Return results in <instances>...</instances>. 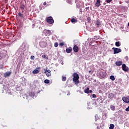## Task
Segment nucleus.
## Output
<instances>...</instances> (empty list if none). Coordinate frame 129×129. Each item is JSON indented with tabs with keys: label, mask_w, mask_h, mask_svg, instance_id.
Listing matches in <instances>:
<instances>
[{
	"label": "nucleus",
	"mask_w": 129,
	"mask_h": 129,
	"mask_svg": "<svg viewBox=\"0 0 129 129\" xmlns=\"http://www.w3.org/2000/svg\"><path fill=\"white\" fill-rule=\"evenodd\" d=\"M46 22L48 24H54V20L53 19V17L51 16H49L47 18Z\"/></svg>",
	"instance_id": "nucleus-5"
},
{
	"label": "nucleus",
	"mask_w": 129,
	"mask_h": 129,
	"mask_svg": "<svg viewBox=\"0 0 129 129\" xmlns=\"http://www.w3.org/2000/svg\"><path fill=\"white\" fill-rule=\"evenodd\" d=\"M84 8V3L82 1H79L76 4V8L77 9H81V8Z\"/></svg>",
	"instance_id": "nucleus-3"
},
{
	"label": "nucleus",
	"mask_w": 129,
	"mask_h": 129,
	"mask_svg": "<svg viewBox=\"0 0 129 129\" xmlns=\"http://www.w3.org/2000/svg\"><path fill=\"white\" fill-rule=\"evenodd\" d=\"M100 101V103H103V101H102V100H101Z\"/></svg>",
	"instance_id": "nucleus-57"
},
{
	"label": "nucleus",
	"mask_w": 129,
	"mask_h": 129,
	"mask_svg": "<svg viewBox=\"0 0 129 129\" xmlns=\"http://www.w3.org/2000/svg\"><path fill=\"white\" fill-rule=\"evenodd\" d=\"M20 38H21V35L19 34V35L16 37V40H19V39H20Z\"/></svg>",
	"instance_id": "nucleus-41"
},
{
	"label": "nucleus",
	"mask_w": 129,
	"mask_h": 129,
	"mask_svg": "<svg viewBox=\"0 0 129 129\" xmlns=\"http://www.w3.org/2000/svg\"><path fill=\"white\" fill-rule=\"evenodd\" d=\"M102 99H103V98L102 97V96H100L99 98L97 99V101H98L99 102V101H101Z\"/></svg>",
	"instance_id": "nucleus-27"
},
{
	"label": "nucleus",
	"mask_w": 129,
	"mask_h": 129,
	"mask_svg": "<svg viewBox=\"0 0 129 129\" xmlns=\"http://www.w3.org/2000/svg\"><path fill=\"white\" fill-rule=\"evenodd\" d=\"M35 24H32V29H34V28H35Z\"/></svg>",
	"instance_id": "nucleus-49"
},
{
	"label": "nucleus",
	"mask_w": 129,
	"mask_h": 129,
	"mask_svg": "<svg viewBox=\"0 0 129 129\" xmlns=\"http://www.w3.org/2000/svg\"><path fill=\"white\" fill-rule=\"evenodd\" d=\"M67 3L70 4V5H72V1L71 0H68Z\"/></svg>",
	"instance_id": "nucleus-40"
},
{
	"label": "nucleus",
	"mask_w": 129,
	"mask_h": 129,
	"mask_svg": "<svg viewBox=\"0 0 129 129\" xmlns=\"http://www.w3.org/2000/svg\"><path fill=\"white\" fill-rule=\"evenodd\" d=\"M47 68L44 69V73L46 74V76L47 77H49V76H51V70H47Z\"/></svg>",
	"instance_id": "nucleus-7"
},
{
	"label": "nucleus",
	"mask_w": 129,
	"mask_h": 129,
	"mask_svg": "<svg viewBox=\"0 0 129 129\" xmlns=\"http://www.w3.org/2000/svg\"><path fill=\"white\" fill-rule=\"evenodd\" d=\"M89 73L90 74H92V71H89Z\"/></svg>",
	"instance_id": "nucleus-52"
},
{
	"label": "nucleus",
	"mask_w": 129,
	"mask_h": 129,
	"mask_svg": "<svg viewBox=\"0 0 129 129\" xmlns=\"http://www.w3.org/2000/svg\"><path fill=\"white\" fill-rule=\"evenodd\" d=\"M73 80L76 85L79 84V75L77 73H74Z\"/></svg>",
	"instance_id": "nucleus-1"
},
{
	"label": "nucleus",
	"mask_w": 129,
	"mask_h": 129,
	"mask_svg": "<svg viewBox=\"0 0 129 129\" xmlns=\"http://www.w3.org/2000/svg\"><path fill=\"white\" fill-rule=\"evenodd\" d=\"M90 10H91V11H92V7H91V6L90 7Z\"/></svg>",
	"instance_id": "nucleus-56"
},
{
	"label": "nucleus",
	"mask_w": 129,
	"mask_h": 129,
	"mask_svg": "<svg viewBox=\"0 0 129 129\" xmlns=\"http://www.w3.org/2000/svg\"><path fill=\"white\" fill-rule=\"evenodd\" d=\"M122 99L125 103H129V96L123 97Z\"/></svg>",
	"instance_id": "nucleus-10"
},
{
	"label": "nucleus",
	"mask_w": 129,
	"mask_h": 129,
	"mask_svg": "<svg viewBox=\"0 0 129 129\" xmlns=\"http://www.w3.org/2000/svg\"><path fill=\"white\" fill-rule=\"evenodd\" d=\"M4 84V79L3 78H0V84Z\"/></svg>",
	"instance_id": "nucleus-31"
},
{
	"label": "nucleus",
	"mask_w": 129,
	"mask_h": 129,
	"mask_svg": "<svg viewBox=\"0 0 129 129\" xmlns=\"http://www.w3.org/2000/svg\"><path fill=\"white\" fill-rule=\"evenodd\" d=\"M125 111H129V105L127 108H125Z\"/></svg>",
	"instance_id": "nucleus-47"
},
{
	"label": "nucleus",
	"mask_w": 129,
	"mask_h": 129,
	"mask_svg": "<svg viewBox=\"0 0 129 129\" xmlns=\"http://www.w3.org/2000/svg\"><path fill=\"white\" fill-rule=\"evenodd\" d=\"M30 59H31V60H35V56H34V55L31 56Z\"/></svg>",
	"instance_id": "nucleus-38"
},
{
	"label": "nucleus",
	"mask_w": 129,
	"mask_h": 129,
	"mask_svg": "<svg viewBox=\"0 0 129 129\" xmlns=\"http://www.w3.org/2000/svg\"><path fill=\"white\" fill-rule=\"evenodd\" d=\"M43 34L45 36H50L52 34L50 30L44 29L42 32Z\"/></svg>",
	"instance_id": "nucleus-4"
},
{
	"label": "nucleus",
	"mask_w": 129,
	"mask_h": 129,
	"mask_svg": "<svg viewBox=\"0 0 129 129\" xmlns=\"http://www.w3.org/2000/svg\"><path fill=\"white\" fill-rule=\"evenodd\" d=\"M11 74H12V72H10V71L4 73V77H9V76H10Z\"/></svg>",
	"instance_id": "nucleus-14"
},
{
	"label": "nucleus",
	"mask_w": 129,
	"mask_h": 129,
	"mask_svg": "<svg viewBox=\"0 0 129 129\" xmlns=\"http://www.w3.org/2000/svg\"><path fill=\"white\" fill-rule=\"evenodd\" d=\"M95 25H96V26H97V27H99V26H100V25H101V22H100V20H97L96 22L95 23Z\"/></svg>",
	"instance_id": "nucleus-16"
},
{
	"label": "nucleus",
	"mask_w": 129,
	"mask_h": 129,
	"mask_svg": "<svg viewBox=\"0 0 129 129\" xmlns=\"http://www.w3.org/2000/svg\"><path fill=\"white\" fill-rule=\"evenodd\" d=\"M68 87H72V85H68Z\"/></svg>",
	"instance_id": "nucleus-55"
},
{
	"label": "nucleus",
	"mask_w": 129,
	"mask_h": 129,
	"mask_svg": "<svg viewBox=\"0 0 129 129\" xmlns=\"http://www.w3.org/2000/svg\"><path fill=\"white\" fill-rule=\"evenodd\" d=\"M39 46L41 48H45L47 46V43L45 41H40L39 42Z\"/></svg>",
	"instance_id": "nucleus-9"
},
{
	"label": "nucleus",
	"mask_w": 129,
	"mask_h": 129,
	"mask_svg": "<svg viewBox=\"0 0 129 129\" xmlns=\"http://www.w3.org/2000/svg\"><path fill=\"white\" fill-rule=\"evenodd\" d=\"M89 93H92V90H89Z\"/></svg>",
	"instance_id": "nucleus-50"
},
{
	"label": "nucleus",
	"mask_w": 129,
	"mask_h": 129,
	"mask_svg": "<svg viewBox=\"0 0 129 129\" xmlns=\"http://www.w3.org/2000/svg\"><path fill=\"white\" fill-rule=\"evenodd\" d=\"M29 96H30L32 98H36V97H37V96L35 94V93L34 92L30 93Z\"/></svg>",
	"instance_id": "nucleus-13"
},
{
	"label": "nucleus",
	"mask_w": 129,
	"mask_h": 129,
	"mask_svg": "<svg viewBox=\"0 0 129 129\" xmlns=\"http://www.w3.org/2000/svg\"><path fill=\"white\" fill-rule=\"evenodd\" d=\"M115 45L116 47H120V43L119 42V41H116L115 43Z\"/></svg>",
	"instance_id": "nucleus-23"
},
{
	"label": "nucleus",
	"mask_w": 129,
	"mask_h": 129,
	"mask_svg": "<svg viewBox=\"0 0 129 129\" xmlns=\"http://www.w3.org/2000/svg\"><path fill=\"white\" fill-rule=\"evenodd\" d=\"M125 3H126V4H129V0L126 1Z\"/></svg>",
	"instance_id": "nucleus-51"
},
{
	"label": "nucleus",
	"mask_w": 129,
	"mask_h": 129,
	"mask_svg": "<svg viewBox=\"0 0 129 129\" xmlns=\"http://www.w3.org/2000/svg\"><path fill=\"white\" fill-rule=\"evenodd\" d=\"M90 5H91V4H89V3H86V4H85L86 7H87V6H90Z\"/></svg>",
	"instance_id": "nucleus-48"
},
{
	"label": "nucleus",
	"mask_w": 129,
	"mask_h": 129,
	"mask_svg": "<svg viewBox=\"0 0 129 129\" xmlns=\"http://www.w3.org/2000/svg\"><path fill=\"white\" fill-rule=\"evenodd\" d=\"M113 97H114V94L112 93H110L108 95V98L112 100L113 99Z\"/></svg>",
	"instance_id": "nucleus-11"
},
{
	"label": "nucleus",
	"mask_w": 129,
	"mask_h": 129,
	"mask_svg": "<svg viewBox=\"0 0 129 129\" xmlns=\"http://www.w3.org/2000/svg\"><path fill=\"white\" fill-rule=\"evenodd\" d=\"M88 104H89V103H88Z\"/></svg>",
	"instance_id": "nucleus-64"
},
{
	"label": "nucleus",
	"mask_w": 129,
	"mask_h": 129,
	"mask_svg": "<svg viewBox=\"0 0 129 129\" xmlns=\"http://www.w3.org/2000/svg\"><path fill=\"white\" fill-rule=\"evenodd\" d=\"M72 51V47H69L68 48L66 49L67 53H71Z\"/></svg>",
	"instance_id": "nucleus-18"
},
{
	"label": "nucleus",
	"mask_w": 129,
	"mask_h": 129,
	"mask_svg": "<svg viewBox=\"0 0 129 129\" xmlns=\"http://www.w3.org/2000/svg\"><path fill=\"white\" fill-rule=\"evenodd\" d=\"M85 93H86L87 94H88L89 92V88H87L86 89L84 90Z\"/></svg>",
	"instance_id": "nucleus-26"
},
{
	"label": "nucleus",
	"mask_w": 129,
	"mask_h": 129,
	"mask_svg": "<svg viewBox=\"0 0 129 129\" xmlns=\"http://www.w3.org/2000/svg\"><path fill=\"white\" fill-rule=\"evenodd\" d=\"M115 64L116 65V66H120L121 65H122V61H116Z\"/></svg>",
	"instance_id": "nucleus-17"
},
{
	"label": "nucleus",
	"mask_w": 129,
	"mask_h": 129,
	"mask_svg": "<svg viewBox=\"0 0 129 129\" xmlns=\"http://www.w3.org/2000/svg\"><path fill=\"white\" fill-rule=\"evenodd\" d=\"M111 2H112V0H106V3H107V4H109V3H111Z\"/></svg>",
	"instance_id": "nucleus-43"
},
{
	"label": "nucleus",
	"mask_w": 129,
	"mask_h": 129,
	"mask_svg": "<svg viewBox=\"0 0 129 129\" xmlns=\"http://www.w3.org/2000/svg\"><path fill=\"white\" fill-rule=\"evenodd\" d=\"M110 79L112 80V81H114L115 80V78L114 77V76H110Z\"/></svg>",
	"instance_id": "nucleus-25"
},
{
	"label": "nucleus",
	"mask_w": 129,
	"mask_h": 129,
	"mask_svg": "<svg viewBox=\"0 0 129 129\" xmlns=\"http://www.w3.org/2000/svg\"><path fill=\"white\" fill-rule=\"evenodd\" d=\"M87 21L88 23H91V18L90 17L87 18Z\"/></svg>",
	"instance_id": "nucleus-33"
},
{
	"label": "nucleus",
	"mask_w": 129,
	"mask_h": 129,
	"mask_svg": "<svg viewBox=\"0 0 129 129\" xmlns=\"http://www.w3.org/2000/svg\"><path fill=\"white\" fill-rule=\"evenodd\" d=\"M18 16H19V17H21V18L24 19V15H23L22 13H18Z\"/></svg>",
	"instance_id": "nucleus-32"
},
{
	"label": "nucleus",
	"mask_w": 129,
	"mask_h": 129,
	"mask_svg": "<svg viewBox=\"0 0 129 129\" xmlns=\"http://www.w3.org/2000/svg\"><path fill=\"white\" fill-rule=\"evenodd\" d=\"M110 108L111 110H112L113 111H114V110H115V106H114L113 105H110Z\"/></svg>",
	"instance_id": "nucleus-22"
},
{
	"label": "nucleus",
	"mask_w": 129,
	"mask_h": 129,
	"mask_svg": "<svg viewBox=\"0 0 129 129\" xmlns=\"http://www.w3.org/2000/svg\"><path fill=\"white\" fill-rule=\"evenodd\" d=\"M121 9L125 11V10H127V7L126 6H121Z\"/></svg>",
	"instance_id": "nucleus-34"
},
{
	"label": "nucleus",
	"mask_w": 129,
	"mask_h": 129,
	"mask_svg": "<svg viewBox=\"0 0 129 129\" xmlns=\"http://www.w3.org/2000/svg\"><path fill=\"white\" fill-rule=\"evenodd\" d=\"M40 72V71H39L38 69H36L34 71H33L32 73L33 74H38Z\"/></svg>",
	"instance_id": "nucleus-20"
},
{
	"label": "nucleus",
	"mask_w": 129,
	"mask_h": 129,
	"mask_svg": "<svg viewBox=\"0 0 129 129\" xmlns=\"http://www.w3.org/2000/svg\"><path fill=\"white\" fill-rule=\"evenodd\" d=\"M122 70L123 71H124V72H127L129 70L128 67H126V65L124 63L122 64Z\"/></svg>",
	"instance_id": "nucleus-8"
},
{
	"label": "nucleus",
	"mask_w": 129,
	"mask_h": 129,
	"mask_svg": "<svg viewBox=\"0 0 129 129\" xmlns=\"http://www.w3.org/2000/svg\"><path fill=\"white\" fill-rule=\"evenodd\" d=\"M20 9L23 10H25V9H26V5L24 4H21L20 5Z\"/></svg>",
	"instance_id": "nucleus-19"
},
{
	"label": "nucleus",
	"mask_w": 129,
	"mask_h": 129,
	"mask_svg": "<svg viewBox=\"0 0 129 129\" xmlns=\"http://www.w3.org/2000/svg\"><path fill=\"white\" fill-rule=\"evenodd\" d=\"M88 108H89V107H88Z\"/></svg>",
	"instance_id": "nucleus-63"
},
{
	"label": "nucleus",
	"mask_w": 129,
	"mask_h": 129,
	"mask_svg": "<svg viewBox=\"0 0 129 129\" xmlns=\"http://www.w3.org/2000/svg\"><path fill=\"white\" fill-rule=\"evenodd\" d=\"M67 95H70V92H68Z\"/></svg>",
	"instance_id": "nucleus-58"
},
{
	"label": "nucleus",
	"mask_w": 129,
	"mask_h": 129,
	"mask_svg": "<svg viewBox=\"0 0 129 129\" xmlns=\"http://www.w3.org/2000/svg\"><path fill=\"white\" fill-rule=\"evenodd\" d=\"M10 85H11V86H15V83L12 82L10 83Z\"/></svg>",
	"instance_id": "nucleus-39"
},
{
	"label": "nucleus",
	"mask_w": 129,
	"mask_h": 129,
	"mask_svg": "<svg viewBox=\"0 0 129 129\" xmlns=\"http://www.w3.org/2000/svg\"><path fill=\"white\" fill-rule=\"evenodd\" d=\"M24 96H25V97H26V99H28V95H24Z\"/></svg>",
	"instance_id": "nucleus-53"
},
{
	"label": "nucleus",
	"mask_w": 129,
	"mask_h": 129,
	"mask_svg": "<svg viewBox=\"0 0 129 129\" xmlns=\"http://www.w3.org/2000/svg\"><path fill=\"white\" fill-rule=\"evenodd\" d=\"M62 81H66L67 78L66 77L62 76Z\"/></svg>",
	"instance_id": "nucleus-35"
},
{
	"label": "nucleus",
	"mask_w": 129,
	"mask_h": 129,
	"mask_svg": "<svg viewBox=\"0 0 129 129\" xmlns=\"http://www.w3.org/2000/svg\"><path fill=\"white\" fill-rule=\"evenodd\" d=\"M112 50L114 51V54H118V53H120L121 52V49L116 47H113Z\"/></svg>",
	"instance_id": "nucleus-6"
},
{
	"label": "nucleus",
	"mask_w": 129,
	"mask_h": 129,
	"mask_svg": "<svg viewBox=\"0 0 129 129\" xmlns=\"http://www.w3.org/2000/svg\"><path fill=\"white\" fill-rule=\"evenodd\" d=\"M40 91H39L37 92V93H40Z\"/></svg>",
	"instance_id": "nucleus-61"
},
{
	"label": "nucleus",
	"mask_w": 129,
	"mask_h": 129,
	"mask_svg": "<svg viewBox=\"0 0 129 129\" xmlns=\"http://www.w3.org/2000/svg\"><path fill=\"white\" fill-rule=\"evenodd\" d=\"M79 15H82V9L80 8L79 10Z\"/></svg>",
	"instance_id": "nucleus-36"
},
{
	"label": "nucleus",
	"mask_w": 129,
	"mask_h": 129,
	"mask_svg": "<svg viewBox=\"0 0 129 129\" xmlns=\"http://www.w3.org/2000/svg\"><path fill=\"white\" fill-rule=\"evenodd\" d=\"M2 58V56H0V59Z\"/></svg>",
	"instance_id": "nucleus-62"
},
{
	"label": "nucleus",
	"mask_w": 129,
	"mask_h": 129,
	"mask_svg": "<svg viewBox=\"0 0 129 129\" xmlns=\"http://www.w3.org/2000/svg\"><path fill=\"white\" fill-rule=\"evenodd\" d=\"M74 52L75 53H77L78 51H79V48H78V46L77 45H74L73 47Z\"/></svg>",
	"instance_id": "nucleus-12"
},
{
	"label": "nucleus",
	"mask_w": 129,
	"mask_h": 129,
	"mask_svg": "<svg viewBox=\"0 0 129 129\" xmlns=\"http://www.w3.org/2000/svg\"><path fill=\"white\" fill-rule=\"evenodd\" d=\"M44 83H45L46 84H49V83H50V80H48V79H46L44 81Z\"/></svg>",
	"instance_id": "nucleus-28"
},
{
	"label": "nucleus",
	"mask_w": 129,
	"mask_h": 129,
	"mask_svg": "<svg viewBox=\"0 0 129 129\" xmlns=\"http://www.w3.org/2000/svg\"><path fill=\"white\" fill-rule=\"evenodd\" d=\"M58 42H55L54 43V46L55 48H57V47H58Z\"/></svg>",
	"instance_id": "nucleus-37"
},
{
	"label": "nucleus",
	"mask_w": 129,
	"mask_h": 129,
	"mask_svg": "<svg viewBox=\"0 0 129 129\" xmlns=\"http://www.w3.org/2000/svg\"><path fill=\"white\" fill-rule=\"evenodd\" d=\"M125 60H126V61H128V56H126L124 57Z\"/></svg>",
	"instance_id": "nucleus-44"
},
{
	"label": "nucleus",
	"mask_w": 129,
	"mask_h": 129,
	"mask_svg": "<svg viewBox=\"0 0 129 129\" xmlns=\"http://www.w3.org/2000/svg\"><path fill=\"white\" fill-rule=\"evenodd\" d=\"M99 119V117H98V115L96 114L95 116V121H97V120H98V119Z\"/></svg>",
	"instance_id": "nucleus-29"
},
{
	"label": "nucleus",
	"mask_w": 129,
	"mask_h": 129,
	"mask_svg": "<svg viewBox=\"0 0 129 129\" xmlns=\"http://www.w3.org/2000/svg\"><path fill=\"white\" fill-rule=\"evenodd\" d=\"M59 46H64V43L63 42H60L59 43Z\"/></svg>",
	"instance_id": "nucleus-45"
},
{
	"label": "nucleus",
	"mask_w": 129,
	"mask_h": 129,
	"mask_svg": "<svg viewBox=\"0 0 129 129\" xmlns=\"http://www.w3.org/2000/svg\"><path fill=\"white\" fill-rule=\"evenodd\" d=\"M42 57L44 59H46V60H49V58L48 57V56L45 54L42 55Z\"/></svg>",
	"instance_id": "nucleus-24"
},
{
	"label": "nucleus",
	"mask_w": 129,
	"mask_h": 129,
	"mask_svg": "<svg viewBox=\"0 0 129 129\" xmlns=\"http://www.w3.org/2000/svg\"><path fill=\"white\" fill-rule=\"evenodd\" d=\"M114 128V124H110L109 126V129H113Z\"/></svg>",
	"instance_id": "nucleus-30"
},
{
	"label": "nucleus",
	"mask_w": 129,
	"mask_h": 129,
	"mask_svg": "<svg viewBox=\"0 0 129 129\" xmlns=\"http://www.w3.org/2000/svg\"><path fill=\"white\" fill-rule=\"evenodd\" d=\"M98 77L100 79H104L106 77V72L104 70H102L98 73Z\"/></svg>",
	"instance_id": "nucleus-2"
},
{
	"label": "nucleus",
	"mask_w": 129,
	"mask_h": 129,
	"mask_svg": "<svg viewBox=\"0 0 129 129\" xmlns=\"http://www.w3.org/2000/svg\"><path fill=\"white\" fill-rule=\"evenodd\" d=\"M90 9V7H87L85 8L86 12H87Z\"/></svg>",
	"instance_id": "nucleus-42"
},
{
	"label": "nucleus",
	"mask_w": 129,
	"mask_h": 129,
	"mask_svg": "<svg viewBox=\"0 0 129 129\" xmlns=\"http://www.w3.org/2000/svg\"><path fill=\"white\" fill-rule=\"evenodd\" d=\"M93 98H96V94H93L92 95Z\"/></svg>",
	"instance_id": "nucleus-46"
},
{
	"label": "nucleus",
	"mask_w": 129,
	"mask_h": 129,
	"mask_svg": "<svg viewBox=\"0 0 129 129\" xmlns=\"http://www.w3.org/2000/svg\"><path fill=\"white\" fill-rule=\"evenodd\" d=\"M46 5H47V3L46 2L43 3V6H46Z\"/></svg>",
	"instance_id": "nucleus-54"
},
{
	"label": "nucleus",
	"mask_w": 129,
	"mask_h": 129,
	"mask_svg": "<svg viewBox=\"0 0 129 129\" xmlns=\"http://www.w3.org/2000/svg\"><path fill=\"white\" fill-rule=\"evenodd\" d=\"M103 6H105V5H106V4L105 3H104L103 4Z\"/></svg>",
	"instance_id": "nucleus-59"
},
{
	"label": "nucleus",
	"mask_w": 129,
	"mask_h": 129,
	"mask_svg": "<svg viewBox=\"0 0 129 129\" xmlns=\"http://www.w3.org/2000/svg\"><path fill=\"white\" fill-rule=\"evenodd\" d=\"M100 0H97L96 3L95 4V6H96V7H97L98 8L100 7Z\"/></svg>",
	"instance_id": "nucleus-15"
},
{
	"label": "nucleus",
	"mask_w": 129,
	"mask_h": 129,
	"mask_svg": "<svg viewBox=\"0 0 129 129\" xmlns=\"http://www.w3.org/2000/svg\"><path fill=\"white\" fill-rule=\"evenodd\" d=\"M71 22L73 24H75V23H77V22H78V20L77 19H75V18H72L71 19Z\"/></svg>",
	"instance_id": "nucleus-21"
},
{
	"label": "nucleus",
	"mask_w": 129,
	"mask_h": 129,
	"mask_svg": "<svg viewBox=\"0 0 129 129\" xmlns=\"http://www.w3.org/2000/svg\"><path fill=\"white\" fill-rule=\"evenodd\" d=\"M38 40H40V38H37L36 40L38 41Z\"/></svg>",
	"instance_id": "nucleus-60"
}]
</instances>
